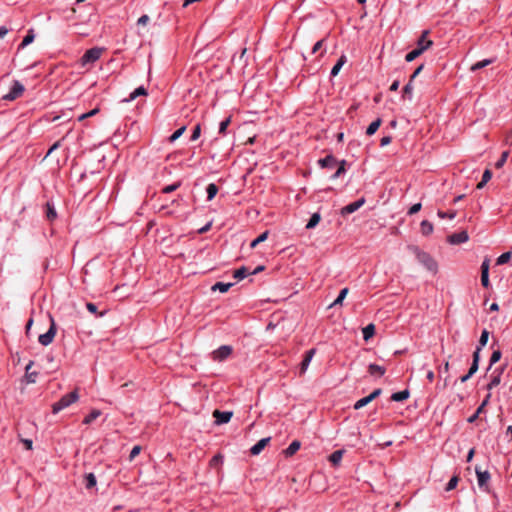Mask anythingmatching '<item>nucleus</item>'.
Returning <instances> with one entry per match:
<instances>
[{"label":"nucleus","instance_id":"1","mask_svg":"<svg viewBox=\"0 0 512 512\" xmlns=\"http://www.w3.org/2000/svg\"><path fill=\"white\" fill-rule=\"evenodd\" d=\"M408 249L416 256L418 262L421 263L428 271L433 274L437 272L438 265L430 254L422 251L419 247L414 245L409 246Z\"/></svg>","mask_w":512,"mask_h":512},{"label":"nucleus","instance_id":"2","mask_svg":"<svg viewBox=\"0 0 512 512\" xmlns=\"http://www.w3.org/2000/svg\"><path fill=\"white\" fill-rule=\"evenodd\" d=\"M79 399L77 390H74L68 394L63 395L59 401L55 402L52 406V412L57 414L61 410L69 407Z\"/></svg>","mask_w":512,"mask_h":512},{"label":"nucleus","instance_id":"3","mask_svg":"<svg viewBox=\"0 0 512 512\" xmlns=\"http://www.w3.org/2000/svg\"><path fill=\"white\" fill-rule=\"evenodd\" d=\"M103 50L104 49L100 47H93L91 49H88L81 57V65L86 66L88 64L95 63L97 60L100 59Z\"/></svg>","mask_w":512,"mask_h":512},{"label":"nucleus","instance_id":"4","mask_svg":"<svg viewBox=\"0 0 512 512\" xmlns=\"http://www.w3.org/2000/svg\"><path fill=\"white\" fill-rule=\"evenodd\" d=\"M50 320H51V325H50L48 331L44 334H41L38 338L39 343L43 346H48L49 344H51L53 342V339L57 332L54 319L52 317H50Z\"/></svg>","mask_w":512,"mask_h":512},{"label":"nucleus","instance_id":"5","mask_svg":"<svg viewBox=\"0 0 512 512\" xmlns=\"http://www.w3.org/2000/svg\"><path fill=\"white\" fill-rule=\"evenodd\" d=\"M232 347L230 345H222L212 352V359L214 361L222 362L232 354Z\"/></svg>","mask_w":512,"mask_h":512},{"label":"nucleus","instance_id":"6","mask_svg":"<svg viewBox=\"0 0 512 512\" xmlns=\"http://www.w3.org/2000/svg\"><path fill=\"white\" fill-rule=\"evenodd\" d=\"M24 86L22 83H20L18 80H15L13 82V85L7 95L4 96V99L7 100H14L21 96L24 92Z\"/></svg>","mask_w":512,"mask_h":512},{"label":"nucleus","instance_id":"7","mask_svg":"<svg viewBox=\"0 0 512 512\" xmlns=\"http://www.w3.org/2000/svg\"><path fill=\"white\" fill-rule=\"evenodd\" d=\"M364 203H365V199L364 198H360L357 201H354V202L344 206L341 209V214L343 216L344 215H348V214H352L355 211H357L360 207H362L364 205Z\"/></svg>","mask_w":512,"mask_h":512},{"label":"nucleus","instance_id":"8","mask_svg":"<svg viewBox=\"0 0 512 512\" xmlns=\"http://www.w3.org/2000/svg\"><path fill=\"white\" fill-rule=\"evenodd\" d=\"M469 239L468 233L466 231H461L458 233H454L448 237V241L450 244H462L467 242Z\"/></svg>","mask_w":512,"mask_h":512},{"label":"nucleus","instance_id":"9","mask_svg":"<svg viewBox=\"0 0 512 512\" xmlns=\"http://www.w3.org/2000/svg\"><path fill=\"white\" fill-rule=\"evenodd\" d=\"M232 412L230 411H219L215 410L213 412V416L217 424H225L228 423L232 417Z\"/></svg>","mask_w":512,"mask_h":512},{"label":"nucleus","instance_id":"10","mask_svg":"<svg viewBox=\"0 0 512 512\" xmlns=\"http://www.w3.org/2000/svg\"><path fill=\"white\" fill-rule=\"evenodd\" d=\"M315 353H316V350L314 348L306 351V353L304 355V358H303V360L301 362V365H300V374H304L306 372V370L308 369L309 364L312 361Z\"/></svg>","mask_w":512,"mask_h":512},{"label":"nucleus","instance_id":"11","mask_svg":"<svg viewBox=\"0 0 512 512\" xmlns=\"http://www.w3.org/2000/svg\"><path fill=\"white\" fill-rule=\"evenodd\" d=\"M478 485L480 488H487V483L490 479V473L488 471H482L480 468H475Z\"/></svg>","mask_w":512,"mask_h":512},{"label":"nucleus","instance_id":"12","mask_svg":"<svg viewBox=\"0 0 512 512\" xmlns=\"http://www.w3.org/2000/svg\"><path fill=\"white\" fill-rule=\"evenodd\" d=\"M33 365H34V361L30 360L25 367V376L24 377H25L26 382L30 383V384L35 383L37 376H38V373L36 371H30V369L32 368Z\"/></svg>","mask_w":512,"mask_h":512},{"label":"nucleus","instance_id":"13","mask_svg":"<svg viewBox=\"0 0 512 512\" xmlns=\"http://www.w3.org/2000/svg\"><path fill=\"white\" fill-rule=\"evenodd\" d=\"M318 164L322 168L332 169V168H334L338 164V162H337L336 158L333 155H327L326 157H324L322 159H319L318 160Z\"/></svg>","mask_w":512,"mask_h":512},{"label":"nucleus","instance_id":"14","mask_svg":"<svg viewBox=\"0 0 512 512\" xmlns=\"http://www.w3.org/2000/svg\"><path fill=\"white\" fill-rule=\"evenodd\" d=\"M428 33L429 32L427 30L423 31L422 35L417 41V48H423V52L430 48L433 44L431 40L427 39Z\"/></svg>","mask_w":512,"mask_h":512},{"label":"nucleus","instance_id":"15","mask_svg":"<svg viewBox=\"0 0 512 512\" xmlns=\"http://www.w3.org/2000/svg\"><path fill=\"white\" fill-rule=\"evenodd\" d=\"M270 437L260 439L255 445H253L250 449L252 455H258L265 448V446L269 443Z\"/></svg>","mask_w":512,"mask_h":512},{"label":"nucleus","instance_id":"16","mask_svg":"<svg viewBox=\"0 0 512 512\" xmlns=\"http://www.w3.org/2000/svg\"><path fill=\"white\" fill-rule=\"evenodd\" d=\"M503 372V368L501 369H495L494 374L490 380V382L487 384V389L492 390L494 387L498 386L501 382V374Z\"/></svg>","mask_w":512,"mask_h":512},{"label":"nucleus","instance_id":"17","mask_svg":"<svg viewBox=\"0 0 512 512\" xmlns=\"http://www.w3.org/2000/svg\"><path fill=\"white\" fill-rule=\"evenodd\" d=\"M301 447V443L298 440H294L290 445L283 451L285 457L293 456Z\"/></svg>","mask_w":512,"mask_h":512},{"label":"nucleus","instance_id":"18","mask_svg":"<svg viewBox=\"0 0 512 512\" xmlns=\"http://www.w3.org/2000/svg\"><path fill=\"white\" fill-rule=\"evenodd\" d=\"M346 61H347L346 56L344 54L341 55L340 58L338 59L337 63L331 69L330 74L332 77H335L338 75L339 71L341 70L343 65L346 63Z\"/></svg>","mask_w":512,"mask_h":512},{"label":"nucleus","instance_id":"19","mask_svg":"<svg viewBox=\"0 0 512 512\" xmlns=\"http://www.w3.org/2000/svg\"><path fill=\"white\" fill-rule=\"evenodd\" d=\"M410 392L409 390L405 389L399 392H395L391 395V400L395 402H402L409 398Z\"/></svg>","mask_w":512,"mask_h":512},{"label":"nucleus","instance_id":"20","mask_svg":"<svg viewBox=\"0 0 512 512\" xmlns=\"http://www.w3.org/2000/svg\"><path fill=\"white\" fill-rule=\"evenodd\" d=\"M344 450H336L334 451L330 456L329 460L334 465L337 466L340 464L342 458H343Z\"/></svg>","mask_w":512,"mask_h":512},{"label":"nucleus","instance_id":"21","mask_svg":"<svg viewBox=\"0 0 512 512\" xmlns=\"http://www.w3.org/2000/svg\"><path fill=\"white\" fill-rule=\"evenodd\" d=\"M362 333H363V339L365 341H368L375 334V325L372 323L368 324L366 327L363 328Z\"/></svg>","mask_w":512,"mask_h":512},{"label":"nucleus","instance_id":"22","mask_svg":"<svg viewBox=\"0 0 512 512\" xmlns=\"http://www.w3.org/2000/svg\"><path fill=\"white\" fill-rule=\"evenodd\" d=\"M368 371L371 375L378 374L379 376H383L386 372L385 367L377 365V364H370L368 366Z\"/></svg>","mask_w":512,"mask_h":512},{"label":"nucleus","instance_id":"23","mask_svg":"<svg viewBox=\"0 0 512 512\" xmlns=\"http://www.w3.org/2000/svg\"><path fill=\"white\" fill-rule=\"evenodd\" d=\"M233 286V283H223V282H217L212 286V291H220L221 293H226L230 287Z\"/></svg>","mask_w":512,"mask_h":512},{"label":"nucleus","instance_id":"24","mask_svg":"<svg viewBox=\"0 0 512 512\" xmlns=\"http://www.w3.org/2000/svg\"><path fill=\"white\" fill-rule=\"evenodd\" d=\"M381 119L380 118H377L375 121H373L372 123H370V125L367 127V130H366V134L368 136H371L373 135L374 133H376V131L378 130V128L380 127L381 125Z\"/></svg>","mask_w":512,"mask_h":512},{"label":"nucleus","instance_id":"25","mask_svg":"<svg viewBox=\"0 0 512 512\" xmlns=\"http://www.w3.org/2000/svg\"><path fill=\"white\" fill-rule=\"evenodd\" d=\"M423 235H430L433 232V224L428 220H423L420 224Z\"/></svg>","mask_w":512,"mask_h":512},{"label":"nucleus","instance_id":"26","mask_svg":"<svg viewBox=\"0 0 512 512\" xmlns=\"http://www.w3.org/2000/svg\"><path fill=\"white\" fill-rule=\"evenodd\" d=\"M206 192H207V200L211 201L218 193V186L214 183H210L206 188Z\"/></svg>","mask_w":512,"mask_h":512},{"label":"nucleus","instance_id":"27","mask_svg":"<svg viewBox=\"0 0 512 512\" xmlns=\"http://www.w3.org/2000/svg\"><path fill=\"white\" fill-rule=\"evenodd\" d=\"M493 62L491 59H483L481 61L476 62L473 64L470 68L472 72L477 71L479 69L485 68L486 66L490 65Z\"/></svg>","mask_w":512,"mask_h":512},{"label":"nucleus","instance_id":"28","mask_svg":"<svg viewBox=\"0 0 512 512\" xmlns=\"http://www.w3.org/2000/svg\"><path fill=\"white\" fill-rule=\"evenodd\" d=\"M423 53V48H415L414 50L410 51L406 54L405 60L407 62H412L415 60L418 56H420Z\"/></svg>","mask_w":512,"mask_h":512},{"label":"nucleus","instance_id":"29","mask_svg":"<svg viewBox=\"0 0 512 512\" xmlns=\"http://www.w3.org/2000/svg\"><path fill=\"white\" fill-rule=\"evenodd\" d=\"M249 274L250 272L248 271V269L245 266H242L234 271L233 277L237 280H242Z\"/></svg>","mask_w":512,"mask_h":512},{"label":"nucleus","instance_id":"30","mask_svg":"<svg viewBox=\"0 0 512 512\" xmlns=\"http://www.w3.org/2000/svg\"><path fill=\"white\" fill-rule=\"evenodd\" d=\"M100 415H101V412L99 410H93L84 418L83 423L86 425L91 424Z\"/></svg>","mask_w":512,"mask_h":512},{"label":"nucleus","instance_id":"31","mask_svg":"<svg viewBox=\"0 0 512 512\" xmlns=\"http://www.w3.org/2000/svg\"><path fill=\"white\" fill-rule=\"evenodd\" d=\"M320 219H321L320 214L319 213H314L310 217L308 223L306 224V228L307 229H312V228L316 227L318 225Z\"/></svg>","mask_w":512,"mask_h":512},{"label":"nucleus","instance_id":"32","mask_svg":"<svg viewBox=\"0 0 512 512\" xmlns=\"http://www.w3.org/2000/svg\"><path fill=\"white\" fill-rule=\"evenodd\" d=\"M35 38V35H34V32L33 30H29L27 35L23 38L21 44H20V48H24L26 47L27 45L31 44L33 42Z\"/></svg>","mask_w":512,"mask_h":512},{"label":"nucleus","instance_id":"33","mask_svg":"<svg viewBox=\"0 0 512 512\" xmlns=\"http://www.w3.org/2000/svg\"><path fill=\"white\" fill-rule=\"evenodd\" d=\"M347 294H348V288H343L340 291V293L337 296V298L334 300V302L330 305V307L341 305Z\"/></svg>","mask_w":512,"mask_h":512},{"label":"nucleus","instance_id":"34","mask_svg":"<svg viewBox=\"0 0 512 512\" xmlns=\"http://www.w3.org/2000/svg\"><path fill=\"white\" fill-rule=\"evenodd\" d=\"M268 235H269V232L268 231H264L256 239H254L251 242L250 247L251 248H255L258 244L264 242L268 238Z\"/></svg>","mask_w":512,"mask_h":512},{"label":"nucleus","instance_id":"35","mask_svg":"<svg viewBox=\"0 0 512 512\" xmlns=\"http://www.w3.org/2000/svg\"><path fill=\"white\" fill-rule=\"evenodd\" d=\"M370 402H371V399L368 395V396L363 397V398L359 399L358 401H356L353 407L355 410H359V409L363 408L364 406L368 405Z\"/></svg>","mask_w":512,"mask_h":512},{"label":"nucleus","instance_id":"36","mask_svg":"<svg viewBox=\"0 0 512 512\" xmlns=\"http://www.w3.org/2000/svg\"><path fill=\"white\" fill-rule=\"evenodd\" d=\"M147 94V91L146 89L143 87V86H140L138 88H136L131 94H130V97L127 101H132L134 99H136L138 96L140 95H146Z\"/></svg>","mask_w":512,"mask_h":512},{"label":"nucleus","instance_id":"37","mask_svg":"<svg viewBox=\"0 0 512 512\" xmlns=\"http://www.w3.org/2000/svg\"><path fill=\"white\" fill-rule=\"evenodd\" d=\"M96 485V477L93 473H89L85 476V486L90 489Z\"/></svg>","mask_w":512,"mask_h":512},{"label":"nucleus","instance_id":"38","mask_svg":"<svg viewBox=\"0 0 512 512\" xmlns=\"http://www.w3.org/2000/svg\"><path fill=\"white\" fill-rule=\"evenodd\" d=\"M501 356H502V353L501 351L498 349V350H494L491 354V357H490V361H489V369L492 367V365H494L495 363H497L500 359H501Z\"/></svg>","mask_w":512,"mask_h":512},{"label":"nucleus","instance_id":"39","mask_svg":"<svg viewBox=\"0 0 512 512\" xmlns=\"http://www.w3.org/2000/svg\"><path fill=\"white\" fill-rule=\"evenodd\" d=\"M345 165H346V161L345 160H342L340 163H339V167L338 169L336 170V172L331 176V179H337L338 177H340L342 174H344L346 172V169H345Z\"/></svg>","mask_w":512,"mask_h":512},{"label":"nucleus","instance_id":"40","mask_svg":"<svg viewBox=\"0 0 512 512\" xmlns=\"http://www.w3.org/2000/svg\"><path fill=\"white\" fill-rule=\"evenodd\" d=\"M47 212L46 216L48 220L53 221L57 217L56 210L53 205H51L49 202L46 204Z\"/></svg>","mask_w":512,"mask_h":512},{"label":"nucleus","instance_id":"41","mask_svg":"<svg viewBox=\"0 0 512 512\" xmlns=\"http://www.w3.org/2000/svg\"><path fill=\"white\" fill-rule=\"evenodd\" d=\"M509 156V151H504L502 154H501V157L498 159V161L495 163V167L497 169H500L504 166V164L506 163L507 161V158Z\"/></svg>","mask_w":512,"mask_h":512},{"label":"nucleus","instance_id":"42","mask_svg":"<svg viewBox=\"0 0 512 512\" xmlns=\"http://www.w3.org/2000/svg\"><path fill=\"white\" fill-rule=\"evenodd\" d=\"M186 130V126H182L180 127L179 129H177L170 137H169V141L170 142H174L176 141L178 138H180L183 133L185 132Z\"/></svg>","mask_w":512,"mask_h":512},{"label":"nucleus","instance_id":"43","mask_svg":"<svg viewBox=\"0 0 512 512\" xmlns=\"http://www.w3.org/2000/svg\"><path fill=\"white\" fill-rule=\"evenodd\" d=\"M511 252H505L503 254H501L498 258H497V261L496 263L498 265H502V264H505L507 263L510 259H511Z\"/></svg>","mask_w":512,"mask_h":512},{"label":"nucleus","instance_id":"44","mask_svg":"<svg viewBox=\"0 0 512 512\" xmlns=\"http://www.w3.org/2000/svg\"><path fill=\"white\" fill-rule=\"evenodd\" d=\"M488 338H489V332L486 329H484L481 333V336L479 339V345L477 347L483 348L487 344Z\"/></svg>","mask_w":512,"mask_h":512},{"label":"nucleus","instance_id":"45","mask_svg":"<svg viewBox=\"0 0 512 512\" xmlns=\"http://www.w3.org/2000/svg\"><path fill=\"white\" fill-rule=\"evenodd\" d=\"M230 122H231L230 117H227L226 119H224L223 121L220 122V124H219V133L220 134H225L226 129L229 126Z\"/></svg>","mask_w":512,"mask_h":512},{"label":"nucleus","instance_id":"46","mask_svg":"<svg viewBox=\"0 0 512 512\" xmlns=\"http://www.w3.org/2000/svg\"><path fill=\"white\" fill-rule=\"evenodd\" d=\"M437 215L441 218V219H445V218H449V219H454L457 215L456 211H451V212H443L441 210L438 211Z\"/></svg>","mask_w":512,"mask_h":512},{"label":"nucleus","instance_id":"47","mask_svg":"<svg viewBox=\"0 0 512 512\" xmlns=\"http://www.w3.org/2000/svg\"><path fill=\"white\" fill-rule=\"evenodd\" d=\"M99 112V108H95L87 113H84V114H81L79 117H78V121H83L89 117H92V116H95L97 113Z\"/></svg>","mask_w":512,"mask_h":512},{"label":"nucleus","instance_id":"48","mask_svg":"<svg viewBox=\"0 0 512 512\" xmlns=\"http://www.w3.org/2000/svg\"><path fill=\"white\" fill-rule=\"evenodd\" d=\"M200 135H201V125L197 124L192 131L191 141L197 140L200 137Z\"/></svg>","mask_w":512,"mask_h":512},{"label":"nucleus","instance_id":"49","mask_svg":"<svg viewBox=\"0 0 512 512\" xmlns=\"http://www.w3.org/2000/svg\"><path fill=\"white\" fill-rule=\"evenodd\" d=\"M457 483H458V478L456 476L452 477L449 480V482L447 483L445 490L446 491L453 490L457 486Z\"/></svg>","mask_w":512,"mask_h":512},{"label":"nucleus","instance_id":"50","mask_svg":"<svg viewBox=\"0 0 512 512\" xmlns=\"http://www.w3.org/2000/svg\"><path fill=\"white\" fill-rule=\"evenodd\" d=\"M412 91H413L412 81L409 80V82L404 86L403 92H404V95H407L409 97V99H411Z\"/></svg>","mask_w":512,"mask_h":512},{"label":"nucleus","instance_id":"51","mask_svg":"<svg viewBox=\"0 0 512 512\" xmlns=\"http://www.w3.org/2000/svg\"><path fill=\"white\" fill-rule=\"evenodd\" d=\"M180 186V183H174L171 185H167L162 189V192L165 194L171 193L175 191Z\"/></svg>","mask_w":512,"mask_h":512},{"label":"nucleus","instance_id":"52","mask_svg":"<svg viewBox=\"0 0 512 512\" xmlns=\"http://www.w3.org/2000/svg\"><path fill=\"white\" fill-rule=\"evenodd\" d=\"M420 209H421V203L413 204V205L410 207V209H409V211H408V214H409V215H414V214L418 213V212L420 211Z\"/></svg>","mask_w":512,"mask_h":512},{"label":"nucleus","instance_id":"53","mask_svg":"<svg viewBox=\"0 0 512 512\" xmlns=\"http://www.w3.org/2000/svg\"><path fill=\"white\" fill-rule=\"evenodd\" d=\"M141 451V447L136 445L132 448L131 452H130V455H129V459L130 460H133Z\"/></svg>","mask_w":512,"mask_h":512},{"label":"nucleus","instance_id":"54","mask_svg":"<svg viewBox=\"0 0 512 512\" xmlns=\"http://www.w3.org/2000/svg\"><path fill=\"white\" fill-rule=\"evenodd\" d=\"M222 455L220 454H217L215 455L211 460H210V465L211 466H216L217 464L221 463L222 462Z\"/></svg>","mask_w":512,"mask_h":512},{"label":"nucleus","instance_id":"55","mask_svg":"<svg viewBox=\"0 0 512 512\" xmlns=\"http://www.w3.org/2000/svg\"><path fill=\"white\" fill-rule=\"evenodd\" d=\"M481 350H482L481 347H476V349H475V351L473 353V361L472 362H475V363L479 364Z\"/></svg>","mask_w":512,"mask_h":512},{"label":"nucleus","instance_id":"56","mask_svg":"<svg viewBox=\"0 0 512 512\" xmlns=\"http://www.w3.org/2000/svg\"><path fill=\"white\" fill-rule=\"evenodd\" d=\"M481 283L486 288L489 286V274L481 273Z\"/></svg>","mask_w":512,"mask_h":512},{"label":"nucleus","instance_id":"57","mask_svg":"<svg viewBox=\"0 0 512 512\" xmlns=\"http://www.w3.org/2000/svg\"><path fill=\"white\" fill-rule=\"evenodd\" d=\"M481 273L489 274V260L485 259L481 265Z\"/></svg>","mask_w":512,"mask_h":512},{"label":"nucleus","instance_id":"58","mask_svg":"<svg viewBox=\"0 0 512 512\" xmlns=\"http://www.w3.org/2000/svg\"><path fill=\"white\" fill-rule=\"evenodd\" d=\"M86 308L90 313L97 314V306L94 303L88 302Z\"/></svg>","mask_w":512,"mask_h":512},{"label":"nucleus","instance_id":"59","mask_svg":"<svg viewBox=\"0 0 512 512\" xmlns=\"http://www.w3.org/2000/svg\"><path fill=\"white\" fill-rule=\"evenodd\" d=\"M149 22V16L148 15H142L138 21H137V24L138 25H146L147 23Z\"/></svg>","mask_w":512,"mask_h":512},{"label":"nucleus","instance_id":"60","mask_svg":"<svg viewBox=\"0 0 512 512\" xmlns=\"http://www.w3.org/2000/svg\"><path fill=\"white\" fill-rule=\"evenodd\" d=\"M492 177V172L489 169H486L482 175V180L484 182H488Z\"/></svg>","mask_w":512,"mask_h":512},{"label":"nucleus","instance_id":"61","mask_svg":"<svg viewBox=\"0 0 512 512\" xmlns=\"http://www.w3.org/2000/svg\"><path fill=\"white\" fill-rule=\"evenodd\" d=\"M478 367H479V364H478V363L472 362L471 367H470V369H469L468 373H469L471 376H473V375L477 372Z\"/></svg>","mask_w":512,"mask_h":512},{"label":"nucleus","instance_id":"62","mask_svg":"<svg viewBox=\"0 0 512 512\" xmlns=\"http://www.w3.org/2000/svg\"><path fill=\"white\" fill-rule=\"evenodd\" d=\"M392 141V138L390 136H384L381 138V141H380V145L383 147V146H386L388 144H390Z\"/></svg>","mask_w":512,"mask_h":512},{"label":"nucleus","instance_id":"63","mask_svg":"<svg viewBox=\"0 0 512 512\" xmlns=\"http://www.w3.org/2000/svg\"><path fill=\"white\" fill-rule=\"evenodd\" d=\"M381 393H382V390L380 388L375 389L371 394H369L371 401H373L375 398H377Z\"/></svg>","mask_w":512,"mask_h":512},{"label":"nucleus","instance_id":"64","mask_svg":"<svg viewBox=\"0 0 512 512\" xmlns=\"http://www.w3.org/2000/svg\"><path fill=\"white\" fill-rule=\"evenodd\" d=\"M504 142L506 145H512V131L507 133Z\"/></svg>","mask_w":512,"mask_h":512}]
</instances>
